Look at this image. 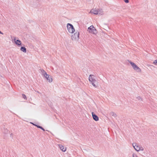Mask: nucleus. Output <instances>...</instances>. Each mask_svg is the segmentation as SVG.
<instances>
[{
  "label": "nucleus",
  "mask_w": 157,
  "mask_h": 157,
  "mask_svg": "<svg viewBox=\"0 0 157 157\" xmlns=\"http://www.w3.org/2000/svg\"><path fill=\"white\" fill-rule=\"evenodd\" d=\"M94 75H90L89 77V80L92 85L95 88L97 87V84L98 82L94 78Z\"/></svg>",
  "instance_id": "f257e3e1"
},
{
  "label": "nucleus",
  "mask_w": 157,
  "mask_h": 157,
  "mask_svg": "<svg viewBox=\"0 0 157 157\" xmlns=\"http://www.w3.org/2000/svg\"><path fill=\"white\" fill-rule=\"evenodd\" d=\"M90 13L94 14L95 15H101L103 14V11L102 9H93L90 11Z\"/></svg>",
  "instance_id": "f03ea898"
},
{
  "label": "nucleus",
  "mask_w": 157,
  "mask_h": 157,
  "mask_svg": "<svg viewBox=\"0 0 157 157\" xmlns=\"http://www.w3.org/2000/svg\"><path fill=\"white\" fill-rule=\"evenodd\" d=\"M87 31L89 33L94 34H96L97 33V30L93 25H91L88 28Z\"/></svg>",
  "instance_id": "7ed1b4c3"
},
{
  "label": "nucleus",
  "mask_w": 157,
  "mask_h": 157,
  "mask_svg": "<svg viewBox=\"0 0 157 157\" xmlns=\"http://www.w3.org/2000/svg\"><path fill=\"white\" fill-rule=\"evenodd\" d=\"M79 32H76L71 36V39L73 40L77 41L79 39Z\"/></svg>",
  "instance_id": "20e7f679"
},
{
  "label": "nucleus",
  "mask_w": 157,
  "mask_h": 157,
  "mask_svg": "<svg viewBox=\"0 0 157 157\" xmlns=\"http://www.w3.org/2000/svg\"><path fill=\"white\" fill-rule=\"evenodd\" d=\"M67 28L68 32L71 33H74L75 31L72 25L70 23H68L67 25Z\"/></svg>",
  "instance_id": "39448f33"
},
{
  "label": "nucleus",
  "mask_w": 157,
  "mask_h": 157,
  "mask_svg": "<svg viewBox=\"0 0 157 157\" xmlns=\"http://www.w3.org/2000/svg\"><path fill=\"white\" fill-rule=\"evenodd\" d=\"M44 77L49 82H52V77L49 75L47 74Z\"/></svg>",
  "instance_id": "423d86ee"
},
{
  "label": "nucleus",
  "mask_w": 157,
  "mask_h": 157,
  "mask_svg": "<svg viewBox=\"0 0 157 157\" xmlns=\"http://www.w3.org/2000/svg\"><path fill=\"white\" fill-rule=\"evenodd\" d=\"M92 114L93 118L95 121H98L99 120L98 117L93 112L92 113Z\"/></svg>",
  "instance_id": "0eeeda50"
},
{
  "label": "nucleus",
  "mask_w": 157,
  "mask_h": 157,
  "mask_svg": "<svg viewBox=\"0 0 157 157\" xmlns=\"http://www.w3.org/2000/svg\"><path fill=\"white\" fill-rule=\"evenodd\" d=\"M133 146L134 147V149H135L136 151H139L140 150V147L138 145H136V144L135 143L134 144H132Z\"/></svg>",
  "instance_id": "6e6552de"
},
{
  "label": "nucleus",
  "mask_w": 157,
  "mask_h": 157,
  "mask_svg": "<svg viewBox=\"0 0 157 157\" xmlns=\"http://www.w3.org/2000/svg\"><path fill=\"white\" fill-rule=\"evenodd\" d=\"M14 42L17 45L19 46L21 45V41L19 40H16L15 37L14 39Z\"/></svg>",
  "instance_id": "1a4fd4ad"
},
{
  "label": "nucleus",
  "mask_w": 157,
  "mask_h": 157,
  "mask_svg": "<svg viewBox=\"0 0 157 157\" xmlns=\"http://www.w3.org/2000/svg\"><path fill=\"white\" fill-rule=\"evenodd\" d=\"M136 71L140 72V69L135 64V65L132 67Z\"/></svg>",
  "instance_id": "9d476101"
},
{
  "label": "nucleus",
  "mask_w": 157,
  "mask_h": 157,
  "mask_svg": "<svg viewBox=\"0 0 157 157\" xmlns=\"http://www.w3.org/2000/svg\"><path fill=\"white\" fill-rule=\"evenodd\" d=\"M59 148L62 151L65 152L66 151V148H64V147L62 145H59Z\"/></svg>",
  "instance_id": "9b49d317"
},
{
  "label": "nucleus",
  "mask_w": 157,
  "mask_h": 157,
  "mask_svg": "<svg viewBox=\"0 0 157 157\" xmlns=\"http://www.w3.org/2000/svg\"><path fill=\"white\" fill-rule=\"evenodd\" d=\"M40 70V72L41 73L42 75L44 77L45 75H46L47 74V73L44 70L41 69Z\"/></svg>",
  "instance_id": "f8f14e48"
},
{
  "label": "nucleus",
  "mask_w": 157,
  "mask_h": 157,
  "mask_svg": "<svg viewBox=\"0 0 157 157\" xmlns=\"http://www.w3.org/2000/svg\"><path fill=\"white\" fill-rule=\"evenodd\" d=\"M23 52L25 53H26V49L24 47H21L20 49Z\"/></svg>",
  "instance_id": "ddd939ff"
},
{
  "label": "nucleus",
  "mask_w": 157,
  "mask_h": 157,
  "mask_svg": "<svg viewBox=\"0 0 157 157\" xmlns=\"http://www.w3.org/2000/svg\"><path fill=\"white\" fill-rule=\"evenodd\" d=\"M110 115L114 117H116L117 116V115L114 112H112L110 113Z\"/></svg>",
  "instance_id": "4468645a"
},
{
  "label": "nucleus",
  "mask_w": 157,
  "mask_h": 157,
  "mask_svg": "<svg viewBox=\"0 0 157 157\" xmlns=\"http://www.w3.org/2000/svg\"><path fill=\"white\" fill-rule=\"evenodd\" d=\"M153 63L157 66V59L155 60L153 62Z\"/></svg>",
  "instance_id": "2eb2a0df"
},
{
  "label": "nucleus",
  "mask_w": 157,
  "mask_h": 157,
  "mask_svg": "<svg viewBox=\"0 0 157 157\" xmlns=\"http://www.w3.org/2000/svg\"><path fill=\"white\" fill-rule=\"evenodd\" d=\"M129 63H130V64H131V65L132 67H133L135 65V63H133L131 61Z\"/></svg>",
  "instance_id": "dca6fc26"
},
{
  "label": "nucleus",
  "mask_w": 157,
  "mask_h": 157,
  "mask_svg": "<svg viewBox=\"0 0 157 157\" xmlns=\"http://www.w3.org/2000/svg\"><path fill=\"white\" fill-rule=\"evenodd\" d=\"M137 99H138V100H140L141 101H143V99L141 98V97L140 96L137 97L136 98Z\"/></svg>",
  "instance_id": "f3484780"
},
{
  "label": "nucleus",
  "mask_w": 157,
  "mask_h": 157,
  "mask_svg": "<svg viewBox=\"0 0 157 157\" xmlns=\"http://www.w3.org/2000/svg\"><path fill=\"white\" fill-rule=\"evenodd\" d=\"M22 97L23 98H24V99H26V100L27 99V98L26 97V96L25 94H22Z\"/></svg>",
  "instance_id": "a211bd4d"
},
{
  "label": "nucleus",
  "mask_w": 157,
  "mask_h": 157,
  "mask_svg": "<svg viewBox=\"0 0 157 157\" xmlns=\"http://www.w3.org/2000/svg\"><path fill=\"white\" fill-rule=\"evenodd\" d=\"M132 157H138L137 155L135 153H133L132 154Z\"/></svg>",
  "instance_id": "6ab92c4d"
},
{
  "label": "nucleus",
  "mask_w": 157,
  "mask_h": 157,
  "mask_svg": "<svg viewBox=\"0 0 157 157\" xmlns=\"http://www.w3.org/2000/svg\"><path fill=\"white\" fill-rule=\"evenodd\" d=\"M124 2L126 3H128L129 2V0H124Z\"/></svg>",
  "instance_id": "aec40b11"
},
{
  "label": "nucleus",
  "mask_w": 157,
  "mask_h": 157,
  "mask_svg": "<svg viewBox=\"0 0 157 157\" xmlns=\"http://www.w3.org/2000/svg\"><path fill=\"white\" fill-rule=\"evenodd\" d=\"M34 125H35V126H36L38 128H39V127H40V126H39V125H36V124H34Z\"/></svg>",
  "instance_id": "412c9836"
},
{
  "label": "nucleus",
  "mask_w": 157,
  "mask_h": 157,
  "mask_svg": "<svg viewBox=\"0 0 157 157\" xmlns=\"http://www.w3.org/2000/svg\"><path fill=\"white\" fill-rule=\"evenodd\" d=\"M140 150L143 151L144 150V148L142 147H140Z\"/></svg>",
  "instance_id": "4be33fe9"
},
{
  "label": "nucleus",
  "mask_w": 157,
  "mask_h": 157,
  "mask_svg": "<svg viewBox=\"0 0 157 157\" xmlns=\"http://www.w3.org/2000/svg\"><path fill=\"white\" fill-rule=\"evenodd\" d=\"M0 34H3V33L2 32L0 31Z\"/></svg>",
  "instance_id": "5701e85b"
},
{
  "label": "nucleus",
  "mask_w": 157,
  "mask_h": 157,
  "mask_svg": "<svg viewBox=\"0 0 157 157\" xmlns=\"http://www.w3.org/2000/svg\"><path fill=\"white\" fill-rule=\"evenodd\" d=\"M42 128H43V127H42L40 126V127H39V128H40L41 129H42Z\"/></svg>",
  "instance_id": "b1692460"
},
{
  "label": "nucleus",
  "mask_w": 157,
  "mask_h": 157,
  "mask_svg": "<svg viewBox=\"0 0 157 157\" xmlns=\"http://www.w3.org/2000/svg\"><path fill=\"white\" fill-rule=\"evenodd\" d=\"M43 131H45V129L43 128L42 129H41Z\"/></svg>",
  "instance_id": "393cba45"
}]
</instances>
